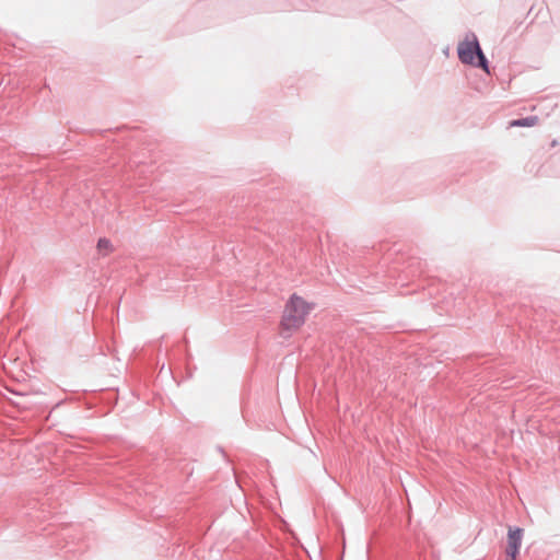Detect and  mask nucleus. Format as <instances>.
I'll return each mask as SVG.
<instances>
[{"label":"nucleus","mask_w":560,"mask_h":560,"mask_svg":"<svg viewBox=\"0 0 560 560\" xmlns=\"http://www.w3.org/2000/svg\"><path fill=\"white\" fill-rule=\"evenodd\" d=\"M316 304L305 301L298 293H292L284 304V310L279 323V334L282 338L291 337L292 331L300 329L306 322L307 315Z\"/></svg>","instance_id":"nucleus-1"},{"label":"nucleus","mask_w":560,"mask_h":560,"mask_svg":"<svg viewBox=\"0 0 560 560\" xmlns=\"http://www.w3.org/2000/svg\"><path fill=\"white\" fill-rule=\"evenodd\" d=\"M457 57L463 65L481 69L490 74V62L482 51L477 35L469 31L457 46Z\"/></svg>","instance_id":"nucleus-2"},{"label":"nucleus","mask_w":560,"mask_h":560,"mask_svg":"<svg viewBox=\"0 0 560 560\" xmlns=\"http://www.w3.org/2000/svg\"><path fill=\"white\" fill-rule=\"evenodd\" d=\"M523 537L524 528L520 526H509L506 534L505 552L520 555Z\"/></svg>","instance_id":"nucleus-3"},{"label":"nucleus","mask_w":560,"mask_h":560,"mask_svg":"<svg viewBox=\"0 0 560 560\" xmlns=\"http://www.w3.org/2000/svg\"><path fill=\"white\" fill-rule=\"evenodd\" d=\"M332 0H325V1H322L320 0H310V2H307L304 7H301L299 8V10H304V9H310V10H315V11H327L331 14H341V11L340 10H337V9H334L332 8Z\"/></svg>","instance_id":"nucleus-4"},{"label":"nucleus","mask_w":560,"mask_h":560,"mask_svg":"<svg viewBox=\"0 0 560 560\" xmlns=\"http://www.w3.org/2000/svg\"><path fill=\"white\" fill-rule=\"evenodd\" d=\"M539 118L536 115H530L526 117H520L516 119H512L509 122L510 127H521V128H528L533 127L538 122Z\"/></svg>","instance_id":"nucleus-5"},{"label":"nucleus","mask_w":560,"mask_h":560,"mask_svg":"<svg viewBox=\"0 0 560 560\" xmlns=\"http://www.w3.org/2000/svg\"><path fill=\"white\" fill-rule=\"evenodd\" d=\"M96 248L100 253L107 255L114 250L113 244L107 237H100L97 240Z\"/></svg>","instance_id":"nucleus-6"},{"label":"nucleus","mask_w":560,"mask_h":560,"mask_svg":"<svg viewBox=\"0 0 560 560\" xmlns=\"http://www.w3.org/2000/svg\"><path fill=\"white\" fill-rule=\"evenodd\" d=\"M520 555L505 552V560H517Z\"/></svg>","instance_id":"nucleus-7"},{"label":"nucleus","mask_w":560,"mask_h":560,"mask_svg":"<svg viewBox=\"0 0 560 560\" xmlns=\"http://www.w3.org/2000/svg\"><path fill=\"white\" fill-rule=\"evenodd\" d=\"M416 264H417V265H420V261H419V260H412V261L410 262L409 267L411 268V267H413Z\"/></svg>","instance_id":"nucleus-8"},{"label":"nucleus","mask_w":560,"mask_h":560,"mask_svg":"<svg viewBox=\"0 0 560 560\" xmlns=\"http://www.w3.org/2000/svg\"><path fill=\"white\" fill-rule=\"evenodd\" d=\"M60 405H61V401L57 402V404L55 405L54 409H55V408H57V407H59Z\"/></svg>","instance_id":"nucleus-9"}]
</instances>
